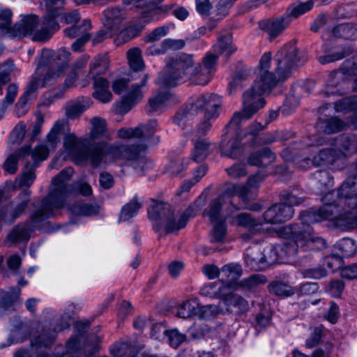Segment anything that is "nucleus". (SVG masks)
Returning a JSON list of instances; mask_svg holds the SVG:
<instances>
[{
	"label": "nucleus",
	"mask_w": 357,
	"mask_h": 357,
	"mask_svg": "<svg viewBox=\"0 0 357 357\" xmlns=\"http://www.w3.org/2000/svg\"><path fill=\"white\" fill-rule=\"evenodd\" d=\"M357 175L349 176L340 186L338 195L341 203L347 205L349 209L340 213L337 204L328 203L335 192L326 195L322 201L324 205L319 209L302 212L300 215V224L281 227L276 231L279 237L291 238L293 244L269 245L261 252L247 254L245 261L251 270L259 271L271 265L283 263L289 257L297 253L298 248L304 250H322L326 248V241L321 237L312 233L311 224L326 220L335 227L341 229L353 228L357 226Z\"/></svg>",
	"instance_id": "f257e3e1"
},
{
	"label": "nucleus",
	"mask_w": 357,
	"mask_h": 357,
	"mask_svg": "<svg viewBox=\"0 0 357 357\" xmlns=\"http://www.w3.org/2000/svg\"><path fill=\"white\" fill-rule=\"evenodd\" d=\"M296 47L293 43L284 45L275 55L276 77L268 70L271 63V53L265 52L259 60V72L250 90L243 94V109L234 113L227 128L236 130L243 120L251 118L266 102L261 97L268 93L279 82L284 81L291 75L297 63Z\"/></svg>",
	"instance_id": "f03ea898"
},
{
	"label": "nucleus",
	"mask_w": 357,
	"mask_h": 357,
	"mask_svg": "<svg viewBox=\"0 0 357 357\" xmlns=\"http://www.w3.org/2000/svg\"><path fill=\"white\" fill-rule=\"evenodd\" d=\"M236 50V47L232 44L231 35L227 33L220 36L217 43L213 45L215 54L207 53L202 63L193 69H191L194 63L191 55L182 54L172 59L167 65V75L162 78L161 82L165 86H174L187 79L192 84H207L215 72L218 55L229 56Z\"/></svg>",
	"instance_id": "7ed1b4c3"
},
{
	"label": "nucleus",
	"mask_w": 357,
	"mask_h": 357,
	"mask_svg": "<svg viewBox=\"0 0 357 357\" xmlns=\"http://www.w3.org/2000/svg\"><path fill=\"white\" fill-rule=\"evenodd\" d=\"M82 142V139L77 138L74 133L66 134L63 139V147L67 155L72 157L73 161L79 165L89 160L94 167H98L102 163H111L118 160H136L145 149L143 146H119L100 142L96 144L88 155L81 151Z\"/></svg>",
	"instance_id": "20e7f679"
},
{
	"label": "nucleus",
	"mask_w": 357,
	"mask_h": 357,
	"mask_svg": "<svg viewBox=\"0 0 357 357\" xmlns=\"http://www.w3.org/2000/svg\"><path fill=\"white\" fill-rule=\"evenodd\" d=\"M56 17L54 13L47 14L40 23L36 15H28L12 27L11 11L0 7V33L17 38L31 36L33 41L45 42L59 28Z\"/></svg>",
	"instance_id": "39448f33"
},
{
	"label": "nucleus",
	"mask_w": 357,
	"mask_h": 357,
	"mask_svg": "<svg viewBox=\"0 0 357 357\" xmlns=\"http://www.w3.org/2000/svg\"><path fill=\"white\" fill-rule=\"evenodd\" d=\"M74 173L72 167L62 170L52 181V190L44 199L43 208L35 212L31 216L33 224L42 221L44 218L53 215V210L63 206L67 197L71 194L73 188L68 183Z\"/></svg>",
	"instance_id": "423d86ee"
},
{
	"label": "nucleus",
	"mask_w": 357,
	"mask_h": 357,
	"mask_svg": "<svg viewBox=\"0 0 357 357\" xmlns=\"http://www.w3.org/2000/svg\"><path fill=\"white\" fill-rule=\"evenodd\" d=\"M68 125L64 121H57L49 132L47 137V145H38L34 150L30 146L23 147L21 150L10 154L6 160L3 169L10 174L17 170L18 160L21 155H31L34 161H43L47 158L50 150L54 149L59 143V136L65 132Z\"/></svg>",
	"instance_id": "0eeeda50"
},
{
	"label": "nucleus",
	"mask_w": 357,
	"mask_h": 357,
	"mask_svg": "<svg viewBox=\"0 0 357 357\" xmlns=\"http://www.w3.org/2000/svg\"><path fill=\"white\" fill-rule=\"evenodd\" d=\"M198 210L197 206L195 210L190 206L184 212H175L169 204L157 202L149 209L148 214L152 220L165 219V232L171 233L185 227L188 218L195 215Z\"/></svg>",
	"instance_id": "6e6552de"
},
{
	"label": "nucleus",
	"mask_w": 357,
	"mask_h": 357,
	"mask_svg": "<svg viewBox=\"0 0 357 357\" xmlns=\"http://www.w3.org/2000/svg\"><path fill=\"white\" fill-rule=\"evenodd\" d=\"M148 76L144 75L140 83H130L129 79L120 78L116 79L112 84V90L115 93H124L123 100L119 106L121 113H126L140 101L143 98L142 87L146 84Z\"/></svg>",
	"instance_id": "1a4fd4ad"
},
{
	"label": "nucleus",
	"mask_w": 357,
	"mask_h": 357,
	"mask_svg": "<svg viewBox=\"0 0 357 357\" xmlns=\"http://www.w3.org/2000/svg\"><path fill=\"white\" fill-rule=\"evenodd\" d=\"M227 200L225 195H220L214 199L210 203L208 207L205 209L204 213L213 225L211 231L210 238L212 242H223L226 237L227 227L225 220L227 216L222 213V208Z\"/></svg>",
	"instance_id": "9d476101"
},
{
	"label": "nucleus",
	"mask_w": 357,
	"mask_h": 357,
	"mask_svg": "<svg viewBox=\"0 0 357 357\" xmlns=\"http://www.w3.org/2000/svg\"><path fill=\"white\" fill-rule=\"evenodd\" d=\"M62 74V69H59L54 76L47 73L43 79H39L37 75H33L24 93L20 98L15 105V113L19 117L24 116L29 110L28 102L35 98V92L39 89L52 84L56 79Z\"/></svg>",
	"instance_id": "9b49d317"
},
{
	"label": "nucleus",
	"mask_w": 357,
	"mask_h": 357,
	"mask_svg": "<svg viewBox=\"0 0 357 357\" xmlns=\"http://www.w3.org/2000/svg\"><path fill=\"white\" fill-rule=\"evenodd\" d=\"M224 312L220 305L199 306L196 299H189L179 303L176 307V316L187 319L197 315L200 319H208Z\"/></svg>",
	"instance_id": "f8f14e48"
},
{
	"label": "nucleus",
	"mask_w": 357,
	"mask_h": 357,
	"mask_svg": "<svg viewBox=\"0 0 357 357\" xmlns=\"http://www.w3.org/2000/svg\"><path fill=\"white\" fill-rule=\"evenodd\" d=\"M220 105L219 97L214 94H204L195 97L191 102V110L204 114L208 120L217 116V109Z\"/></svg>",
	"instance_id": "ddd939ff"
},
{
	"label": "nucleus",
	"mask_w": 357,
	"mask_h": 357,
	"mask_svg": "<svg viewBox=\"0 0 357 357\" xmlns=\"http://www.w3.org/2000/svg\"><path fill=\"white\" fill-rule=\"evenodd\" d=\"M82 306L79 303H69L65 307L63 314L59 321L52 322L51 321H45L43 323L45 332L47 333H59L68 328L70 321L74 314L81 310Z\"/></svg>",
	"instance_id": "4468645a"
},
{
	"label": "nucleus",
	"mask_w": 357,
	"mask_h": 357,
	"mask_svg": "<svg viewBox=\"0 0 357 357\" xmlns=\"http://www.w3.org/2000/svg\"><path fill=\"white\" fill-rule=\"evenodd\" d=\"M264 179V176L261 174L250 176L245 185L232 184L226 190L225 199L228 200L231 196L238 195L245 202L248 198L252 197L254 190L257 189Z\"/></svg>",
	"instance_id": "2eb2a0df"
},
{
	"label": "nucleus",
	"mask_w": 357,
	"mask_h": 357,
	"mask_svg": "<svg viewBox=\"0 0 357 357\" xmlns=\"http://www.w3.org/2000/svg\"><path fill=\"white\" fill-rule=\"evenodd\" d=\"M52 56L54 58L56 57L57 60L61 61V65L56 66L55 68L51 69L45 68L41 66H38L35 75H37L39 79H43L48 73H50V76L52 77L55 73H57L58 70L61 68L62 69V74L59 76V77L63 75L64 70L66 66L65 63H67V61L69 60L70 52L65 48H61L58 50L56 55H54V53L52 50H43L42 52L41 63H45L49 57ZM59 77L56 79V80Z\"/></svg>",
	"instance_id": "dca6fc26"
},
{
	"label": "nucleus",
	"mask_w": 357,
	"mask_h": 357,
	"mask_svg": "<svg viewBox=\"0 0 357 357\" xmlns=\"http://www.w3.org/2000/svg\"><path fill=\"white\" fill-rule=\"evenodd\" d=\"M294 214V210L291 206L282 203L275 204L271 206L264 213V224H278L290 220Z\"/></svg>",
	"instance_id": "f3484780"
},
{
	"label": "nucleus",
	"mask_w": 357,
	"mask_h": 357,
	"mask_svg": "<svg viewBox=\"0 0 357 357\" xmlns=\"http://www.w3.org/2000/svg\"><path fill=\"white\" fill-rule=\"evenodd\" d=\"M29 191H24L20 194L21 202L16 205L13 211L10 206H6L0 209V227L3 223L10 224L21 216L26 208L29 202Z\"/></svg>",
	"instance_id": "a211bd4d"
},
{
	"label": "nucleus",
	"mask_w": 357,
	"mask_h": 357,
	"mask_svg": "<svg viewBox=\"0 0 357 357\" xmlns=\"http://www.w3.org/2000/svg\"><path fill=\"white\" fill-rule=\"evenodd\" d=\"M242 274L241 267L238 264H227L224 266L219 273L221 284L226 287L227 291L236 289L240 286L237 280Z\"/></svg>",
	"instance_id": "6ab92c4d"
},
{
	"label": "nucleus",
	"mask_w": 357,
	"mask_h": 357,
	"mask_svg": "<svg viewBox=\"0 0 357 357\" xmlns=\"http://www.w3.org/2000/svg\"><path fill=\"white\" fill-rule=\"evenodd\" d=\"M158 123L151 121L146 125H142L135 128H122L118 131V135L122 139H142L151 136L157 130Z\"/></svg>",
	"instance_id": "aec40b11"
},
{
	"label": "nucleus",
	"mask_w": 357,
	"mask_h": 357,
	"mask_svg": "<svg viewBox=\"0 0 357 357\" xmlns=\"http://www.w3.org/2000/svg\"><path fill=\"white\" fill-rule=\"evenodd\" d=\"M233 224L248 229L252 234L271 231L270 228L264 227V222L255 220L248 213H242L236 215L233 220Z\"/></svg>",
	"instance_id": "412c9836"
},
{
	"label": "nucleus",
	"mask_w": 357,
	"mask_h": 357,
	"mask_svg": "<svg viewBox=\"0 0 357 357\" xmlns=\"http://www.w3.org/2000/svg\"><path fill=\"white\" fill-rule=\"evenodd\" d=\"M291 19L283 15L275 20L261 21L259 26L261 29L268 34L270 40H273L280 34L289 25Z\"/></svg>",
	"instance_id": "4be33fe9"
},
{
	"label": "nucleus",
	"mask_w": 357,
	"mask_h": 357,
	"mask_svg": "<svg viewBox=\"0 0 357 357\" xmlns=\"http://www.w3.org/2000/svg\"><path fill=\"white\" fill-rule=\"evenodd\" d=\"M222 302L227 307V312L229 313L240 314L248 310V302L241 296L232 294L231 291H227Z\"/></svg>",
	"instance_id": "5701e85b"
},
{
	"label": "nucleus",
	"mask_w": 357,
	"mask_h": 357,
	"mask_svg": "<svg viewBox=\"0 0 357 357\" xmlns=\"http://www.w3.org/2000/svg\"><path fill=\"white\" fill-rule=\"evenodd\" d=\"M346 154L341 150L326 149L321 151L313 159L316 166L322 165H332L336 161H344Z\"/></svg>",
	"instance_id": "b1692460"
},
{
	"label": "nucleus",
	"mask_w": 357,
	"mask_h": 357,
	"mask_svg": "<svg viewBox=\"0 0 357 357\" xmlns=\"http://www.w3.org/2000/svg\"><path fill=\"white\" fill-rule=\"evenodd\" d=\"M108 68L109 61L106 57L96 56L91 63L89 75L82 84V86H86L91 79L95 81V78H102L100 75L105 74Z\"/></svg>",
	"instance_id": "393cba45"
},
{
	"label": "nucleus",
	"mask_w": 357,
	"mask_h": 357,
	"mask_svg": "<svg viewBox=\"0 0 357 357\" xmlns=\"http://www.w3.org/2000/svg\"><path fill=\"white\" fill-rule=\"evenodd\" d=\"M104 26L110 31L116 33L119 29V25L124 19V13L119 8H110L105 10Z\"/></svg>",
	"instance_id": "a878e982"
},
{
	"label": "nucleus",
	"mask_w": 357,
	"mask_h": 357,
	"mask_svg": "<svg viewBox=\"0 0 357 357\" xmlns=\"http://www.w3.org/2000/svg\"><path fill=\"white\" fill-rule=\"evenodd\" d=\"M109 82L105 78H95L93 97L103 103L110 102L112 94L109 90Z\"/></svg>",
	"instance_id": "bb28decb"
},
{
	"label": "nucleus",
	"mask_w": 357,
	"mask_h": 357,
	"mask_svg": "<svg viewBox=\"0 0 357 357\" xmlns=\"http://www.w3.org/2000/svg\"><path fill=\"white\" fill-rule=\"evenodd\" d=\"M275 159V155L268 149H264L261 151L253 153L248 158V163L255 166H266Z\"/></svg>",
	"instance_id": "cd10ccee"
},
{
	"label": "nucleus",
	"mask_w": 357,
	"mask_h": 357,
	"mask_svg": "<svg viewBox=\"0 0 357 357\" xmlns=\"http://www.w3.org/2000/svg\"><path fill=\"white\" fill-rule=\"evenodd\" d=\"M227 291L221 283L210 282L201 289L200 294L212 298H219L222 301Z\"/></svg>",
	"instance_id": "c85d7f7f"
},
{
	"label": "nucleus",
	"mask_w": 357,
	"mask_h": 357,
	"mask_svg": "<svg viewBox=\"0 0 357 357\" xmlns=\"http://www.w3.org/2000/svg\"><path fill=\"white\" fill-rule=\"evenodd\" d=\"M142 202L135 197L129 203L123 206L119 215V221H127L135 216L142 207Z\"/></svg>",
	"instance_id": "c756f323"
},
{
	"label": "nucleus",
	"mask_w": 357,
	"mask_h": 357,
	"mask_svg": "<svg viewBox=\"0 0 357 357\" xmlns=\"http://www.w3.org/2000/svg\"><path fill=\"white\" fill-rule=\"evenodd\" d=\"M170 98L171 95L168 92L157 93L149 99L147 111L155 112L162 110L167 105Z\"/></svg>",
	"instance_id": "7c9ffc66"
},
{
	"label": "nucleus",
	"mask_w": 357,
	"mask_h": 357,
	"mask_svg": "<svg viewBox=\"0 0 357 357\" xmlns=\"http://www.w3.org/2000/svg\"><path fill=\"white\" fill-rule=\"evenodd\" d=\"M70 211L74 215L91 216L99 212V207L96 204H89L77 202L70 208Z\"/></svg>",
	"instance_id": "2f4dec72"
},
{
	"label": "nucleus",
	"mask_w": 357,
	"mask_h": 357,
	"mask_svg": "<svg viewBox=\"0 0 357 357\" xmlns=\"http://www.w3.org/2000/svg\"><path fill=\"white\" fill-rule=\"evenodd\" d=\"M312 7L313 2L310 0L305 2L294 3L288 8L284 16L288 17L291 21L293 19L297 18L300 15L310 10Z\"/></svg>",
	"instance_id": "473e14b6"
},
{
	"label": "nucleus",
	"mask_w": 357,
	"mask_h": 357,
	"mask_svg": "<svg viewBox=\"0 0 357 357\" xmlns=\"http://www.w3.org/2000/svg\"><path fill=\"white\" fill-rule=\"evenodd\" d=\"M210 143L206 139H199L195 142L192 159L195 162L203 161L209 153Z\"/></svg>",
	"instance_id": "72a5a7b5"
},
{
	"label": "nucleus",
	"mask_w": 357,
	"mask_h": 357,
	"mask_svg": "<svg viewBox=\"0 0 357 357\" xmlns=\"http://www.w3.org/2000/svg\"><path fill=\"white\" fill-rule=\"evenodd\" d=\"M127 57L130 68L134 71H140L144 68V63L142 56V52L139 48L135 47L129 50Z\"/></svg>",
	"instance_id": "f704fd0d"
},
{
	"label": "nucleus",
	"mask_w": 357,
	"mask_h": 357,
	"mask_svg": "<svg viewBox=\"0 0 357 357\" xmlns=\"http://www.w3.org/2000/svg\"><path fill=\"white\" fill-rule=\"evenodd\" d=\"M30 229L26 225H19L8 236V240L17 243L29 238Z\"/></svg>",
	"instance_id": "c9c22d12"
},
{
	"label": "nucleus",
	"mask_w": 357,
	"mask_h": 357,
	"mask_svg": "<svg viewBox=\"0 0 357 357\" xmlns=\"http://www.w3.org/2000/svg\"><path fill=\"white\" fill-rule=\"evenodd\" d=\"M335 248L340 251L342 258L353 256L357 250L355 242L349 238H344L338 241Z\"/></svg>",
	"instance_id": "e433bc0d"
},
{
	"label": "nucleus",
	"mask_w": 357,
	"mask_h": 357,
	"mask_svg": "<svg viewBox=\"0 0 357 357\" xmlns=\"http://www.w3.org/2000/svg\"><path fill=\"white\" fill-rule=\"evenodd\" d=\"M269 291L278 296H290L295 294L296 289L288 284L273 282L268 286Z\"/></svg>",
	"instance_id": "4c0bfd02"
},
{
	"label": "nucleus",
	"mask_w": 357,
	"mask_h": 357,
	"mask_svg": "<svg viewBox=\"0 0 357 357\" xmlns=\"http://www.w3.org/2000/svg\"><path fill=\"white\" fill-rule=\"evenodd\" d=\"M140 29L135 26H130L128 28L123 29L116 33V37L114 38V43L116 45H120L123 43H127L132 38H135L139 33Z\"/></svg>",
	"instance_id": "58836bf2"
},
{
	"label": "nucleus",
	"mask_w": 357,
	"mask_h": 357,
	"mask_svg": "<svg viewBox=\"0 0 357 357\" xmlns=\"http://www.w3.org/2000/svg\"><path fill=\"white\" fill-rule=\"evenodd\" d=\"M106 132V122L100 118H93L91 121V129L89 132V138L95 139L102 137Z\"/></svg>",
	"instance_id": "ea45409f"
},
{
	"label": "nucleus",
	"mask_w": 357,
	"mask_h": 357,
	"mask_svg": "<svg viewBox=\"0 0 357 357\" xmlns=\"http://www.w3.org/2000/svg\"><path fill=\"white\" fill-rule=\"evenodd\" d=\"M242 147L238 145L237 140L229 142L222 146V155L231 158H236L242 154Z\"/></svg>",
	"instance_id": "a19ab883"
},
{
	"label": "nucleus",
	"mask_w": 357,
	"mask_h": 357,
	"mask_svg": "<svg viewBox=\"0 0 357 357\" xmlns=\"http://www.w3.org/2000/svg\"><path fill=\"white\" fill-rule=\"evenodd\" d=\"M83 26H84V31L82 32V36H78L79 38L72 44V49L75 52L79 51L84 44L89 39V34L88 32L91 29L90 20H83Z\"/></svg>",
	"instance_id": "79ce46f5"
},
{
	"label": "nucleus",
	"mask_w": 357,
	"mask_h": 357,
	"mask_svg": "<svg viewBox=\"0 0 357 357\" xmlns=\"http://www.w3.org/2000/svg\"><path fill=\"white\" fill-rule=\"evenodd\" d=\"M36 175L33 170L24 172L22 175L16 178L14 181L13 187L15 188L22 187H29L34 181Z\"/></svg>",
	"instance_id": "37998d69"
},
{
	"label": "nucleus",
	"mask_w": 357,
	"mask_h": 357,
	"mask_svg": "<svg viewBox=\"0 0 357 357\" xmlns=\"http://www.w3.org/2000/svg\"><path fill=\"white\" fill-rule=\"evenodd\" d=\"M267 282L266 277L261 274H254L243 280L239 285L248 289H254Z\"/></svg>",
	"instance_id": "c03bdc74"
},
{
	"label": "nucleus",
	"mask_w": 357,
	"mask_h": 357,
	"mask_svg": "<svg viewBox=\"0 0 357 357\" xmlns=\"http://www.w3.org/2000/svg\"><path fill=\"white\" fill-rule=\"evenodd\" d=\"M86 107L80 102H73L66 106V114L69 119H75L82 114Z\"/></svg>",
	"instance_id": "a18cd8bd"
},
{
	"label": "nucleus",
	"mask_w": 357,
	"mask_h": 357,
	"mask_svg": "<svg viewBox=\"0 0 357 357\" xmlns=\"http://www.w3.org/2000/svg\"><path fill=\"white\" fill-rule=\"evenodd\" d=\"M153 335H180L178 330L168 326L165 322H157L152 326Z\"/></svg>",
	"instance_id": "49530a36"
},
{
	"label": "nucleus",
	"mask_w": 357,
	"mask_h": 357,
	"mask_svg": "<svg viewBox=\"0 0 357 357\" xmlns=\"http://www.w3.org/2000/svg\"><path fill=\"white\" fill-rule=\"evenodd\" d=\"M169 31V26L168 25L158 26L145 36L144 41L146 43H151L159 40L161 38L165 36Z\"/></svg>",
	"instance_id": "de8ad7c7"
},
{
	"label": "nucleus",
	"mask_w": 357,
	"mask_h": 357,
	"mask_svg": "<svg viewBox=\"0 0 357 357\" xmlns=\"http://www.w3.org/2000/svg\"><path fill=\"white\" fill-rule=\"evenodd\" d=\"M17 93V86L13 84H10L7 88L6 97L1 102V111L3 112L14 102Z\"/></svg>",
	"instance_id": "09e8293b"
},
{
	"label": "nucleus",
	"mask_w": 357,
	"mask_h": 357,
	"mask_svg": "<svg viewBox=\"0 0 357 357\" xmlns=\"http://www.w3.org/2000/svg\"><path fill=\"white\" fill-rule=\"evenodd\" d=\"M340 309L338 305L333 301L331 302L328 310L324 314V318L331 324H335L340 318Z\"/></svg>",
	"instance_id": "8fccbe9b"
},
{
	"label": "nucleus",
	"mask_w": 357,
	"mask_h": 357,
	"mask_svg": "<svg viewBox=\"0 0 357 357\" xmlns=\"http://www.w3.org/2000/svg\"><path fill=\"white\" fill-rule=\"evenodd\" d=\"M26 134V124L19 122L13 130L10 139L13 142H19L22 140Z\"/></svg>",
	"instance_id": "3c124183"
},
{
	"label": "nucleus",
	"mask_w": 357,
	"mask_h": 357,
	"mask_svg": "<svg viewBox=\"0 0 357 357\" xmlns=\"http://www.w3.org/2000/svg\"><path fill=\"white\" fill-rule=\"evenodd\" d=\"M280 200L281 203L287 206H291L292 208L294 206H298L303 202V199L289 192L282 193L280 195Z\"/></svg>",
	"instance_id": "603ef678"
},
{
	"label": "nucleus",
	"mask_w": 357,
	"mask_h": 357,
	"mask_svg": "<svg viewBox=\"0 0 357 357\" xmlns=\"http://www.w3.org/2000/svg\"><path fill=\"white\" fill-rule=\"evenodd\" d=\"M185 41L182 39H171L167 38L163 40V45L168 52L171 50H178L185 46Z\"/></svg>",
	"instance_id": "864d4df0"
},
{
	"label": "nucleus",
	"mask_w": 357,
	"mask_h": 357,
	"mask_svg": "<svg viewBox=\"0 0 357 357\" xmlns=\"http://www.w3.org/2000/svg\"><path fill=\"white\" fill-rule=\"evenodd\" d=\"M227 172L231 177L235 178L244 176L247 174L245 165L241 163L236 164L228 168Z\"/></svg>",
	"instance_id": "5fc2aeb1"
},
{
	"label": "nucleus",
	"mask_w": 357,
	"mask_h": 357,
	"mask_svg": "<svg viewBox=\"0 0 357 357\" xmlns=\"http://www.w3.org/2000/svg\"><path fill=\"white\" fill-rule=\"evenodd\" d=\"M344 127V123L337 118H332L324 128L326 133L337 132Z\"/></svg>",
	"instance_id": "6e6d98bb"
},
{
	"label": "nucleus",
	"mask_w": 357,
	"mask_h": 357,
	"mask_svg": "<svg viewBox=\"0 0 357 357\" xmlns=\"http://www.w3.org/2000/svg\"><path fill=\"white\" fill-rule=\"evenodd\" d=\"M151 322V321L149 317L140 316L134 319L133 327L135 330L142 333L144 332V328L150 326Z\"/></svg>",
	"instance_id": "4d7b16f0"
},
{
	"label": "nucleus",
	"mask_w": 357,
	"mask_h": 357,
	"mask_svg": "<svg viewBox=\"0 0 357 357\" xmlns=\"http://www.w3.org/2000/svg\"><path fill=\"white\" fill-rule=\"evenodd\" d=\"M319 290V286L316 282H306L299 287L300 294L304 296H310L316 294Z\"/></svg>",
	"instance_id": "13d9d810"
},
{
	"label": "nucleus",
	"mask_w": 357,
	"mask_h": 357,
	"mask_svg": "<svg viewBox=\"0 0 357 357\" xmlns=\"http://www.w3.org/2000/svg\"><path fill=\"white\" fill-rule=\"evenodd\" d=\"M303 274L307 278L321 279L326 276L327 272L323 268H314L305 270Z\"/></svg>",
	"instance_id": "bf43d9fd"
},
{
	"label": "nucleus",
	"mask_w": 357,
	"mask_h": 357,
	"mask_svg": "<svg viewBox=\"0 0 357 357\" xmlns=\"http://www.w3.org/2000/svg\"><path fill=\"white\" fill-rule=\"evenodd\" d=\"M130 347L126 343L115 344L111 348V353L115 357H123L130 350Z\"/></svg>",
	"instance_id": "052dcab7"
},
{
	"label": "nucleus",
	"mask_w": 357,
	"mask_h": 357,
	"mask_svg": "<svg viewBox=\"0 0 357 357\" xmlns=\"http://www.w3.org/2000/svg\"><path fill=\"white\" fill-rule=\"evenodd\" d=\"M327 266L331 268L333 271L340 268L343 264L342 257L337 255H331L326 259Z\"/></svg>",
	"instance_id": "680f3d73"
},
{
	"label": "nucleus",
	"mask_w": 357,
	"mask_h": 357,
	"mask_svg": "<svg viewBox=\"0 0 357 357\" xmlns=\"http://www.w3.org/2000/svg\"><path fill=\"white\" fill-rule=\"evenodd\" d=\"M184 165H186L184 160H176L172 161L167 167V172L172 175H179L184 169Z\"/></svg>",
	"instance_id": "e2e57ef3"
},
{
	"label": "nucleus",
	"mask_w": 357,
	"mask_h": 357,
	"mask_svg": "<svg viewBox=\"0 0 357 357\" xmlns=\"http://www.w3.org/2000/svg\"><path fill=\"white\" fill-rule=\"evenodd\" d=\"M344 288V284L342 281L339 280H333L330 283L329 291L333 296L338 297L341 295Z\"/></svg>",
	"instance_id": "0e129e2a"
},
{
	"label": "nucleus",
	"mask_w": 357,
	"mask_h": 357,
	"mask_svg": "<svg viewBox=\"0 0 357 357\" xmlns=\"http://www.w3.org/2000/svg\"><path fill=\"white\" fill-rule=\"evenodd\" d=\"M341 275L344 278L353 280L357 278V264L344 267L341 271Z\"/></svg>",
	"instance_id": "69168bd1"
},
{
	"label": "nucleus",
	"mask_w": 357,
	"mask_h": 357,
	"mask_svg": "<svg viewBox=\"0 0 357 357\" xmlns=\"http://www.w3.org/2000/svg\"><path fill=\"white\" fill-rule=\"evenodd\" d=\"M245 79V77L242 74L236 75L233 80L230 82L229 90V93H232L237 89H241L243 86V82Z\"/></svg>",
	"instance_id": "338daca9"
},
{
	"label": "nucleus",
	"mask_w": 357,
	"mask_h": 357,
	"mask_svg": "<svg viewBox=\"0 0 357 357\" xmlns=\"http://www.w3.org/2000/svg\"><path fill=\"white\" fill-rule=\"evenodd\" d=\"M196 8L202 15H207L211 9L209 0H196Z\"/></svg>",
	"instance_id": "774afa93"
}]
</instances>
